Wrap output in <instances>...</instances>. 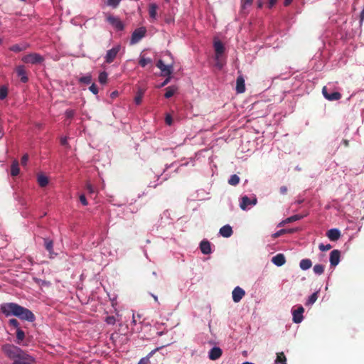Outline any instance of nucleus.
Segmentation results:
<instances>
[{
    "label": "nucleus",
    "mask_w": 364,
    "mask_h": 364,
    "mask_svg": "<svg viewBox=\"0 0 364 364\" xmlns=\"http://www.w3.org/2000/svg\"><path fill=\"white\" fill-rule=\"evenodd\" d=\"M119 50H120V46H119V45L113 47L110 50H108L105 56V62L107 63H112Z\"/></svg>",
    "instance_id": "nucleus-9"
},
{
    "label": "nucleus",
    "mask_w": 364,
    "mask_h": 364,
    "mask_svg": "<svg viewBox=\"0 0 364 364\" xmlns=\"http://www.w3.org/2000/svg\"><path fill=\"white\" fill-rule=\"evenodd\" d=\"M222 355V350L218 347H214L213 348L210 352H209V358L212 360H215L218 358H219Z\"/></svg>",
    "instance_id": "nucleus-18"
},
{
    "label": "nucleus",
    "mask_w": 364,
    "mask_h": 364,
    "mask_svg": "<svg viewBox=\"0 0 364 364\" xmlns=\"http://www.w3.org/2000/svg\"><path fill=\"white\" fill-rule=\"evenodd\" d=\"M132 323L135 325L136 323V320L135 318V314H133V316H132Z\"/></svg>",
    "instance_id": "nucleus-57"
},
{
    "label": "nucleus",
    "mask_w": 364,
    "mask_h": 364,
    "mask_svg": "<svg viewBox=\"0 0 364 364\" xmlns=\"http://www.w3.org/2000/svg\"><path fill=\"white\" fill-rule=\"evenodd\" d=\"M318 299V292H314L308 299L306 305H312Z\"/></svg>",
    "instance_id": "nucleus-34"
},
{
    "label": "nucleus",
    "mask_w": 364,
    "mask_h": 364,
    "mask_svg": "<svg viewBox=\"0 0 364 364\" xmlns=\"http://www.w3.org/2000/svg\"><path fill=\"white\" fill-rule=\"evenodd\" d=\"M214 49L215 52V60L217 61L216 66L221 68L223 67V64L220 63V58L224 53V46L220 41H215Z\"/></svg>",
    "instance_id": "nucleus-4"
},
{
    "label": "nucleus",
    "mask_w": 364,
    "mask_h": 364,
    "mask_svg": "<svg viewBox=\"0 0 364 364\" xmlns=\"http://www.w3.org/2000/svg\"><path fill=\"white\" fill-rule=\"evenodd\" d=\"M163 358V355L158 352V348L151 351L147 356L142 358L138 364H147L151 362H160Z\"/></svg>",
    "instance_id": "nucleus-3"
},
{
    "label": "nucleus",
    "mask_w": 364,
    "mask_h": 364,
    "mask_svg": "<svg viewBox=\"0 0 364 364\" xmlns=\"http://www.w3.org/2000/svg\"><path fill=\"white\" fill-rule=\"evenodd\" d=\"M304 309L302 306H299L296 309H292L291 313L293 322L295 323H300L304 319Z\"/></svg>",
    "instance_id": "nucleus-7"
},
{
    "label": "nucleus",
    "mask_w": 364,
    "mask_h": 364,
    "mask_svg": "<svg viewBox=\"0 0 364 364\" xmlns=\"http://www.w3.org/2000/svg\"><path fill=\"white\" fill-rule=\"evenodd\" d=\"M151 63V60L149 58H146L145 56L144 55H141L140 56V59H139V65L141 66V67H145L146 65H147L148 64Z\"/></svg>",
    "instance_id": "nucleus-30"
},
{
    "label": "nucleus",
    "mask_w": 364,
    "mask_h": 364,
    "mask_svg": "<svg viewBox=\"0 0 364 364\" xmlns=\"http://www.w3.org/2000/svg\"><path fill=\"white\" fill-rule=\"evenodd\" d=\"M240 182V178L237 175L233 174L230 176V179L228 180L229 184L232 186H236Z\"/></svg>",
    "instance_id": "nucleus-33"
},
{
    "label": "nucleus",
    "mask_w": 364,
    "mask_h": 364,
    "mask_svg": "<svg viewBox=\"0 0 364 364\" xmlns=\"http://www.w3.org/2000/svg\"><path fill=\"white\" fill-rule=\"evenodd\" d=\"M145 33L146 29L144 27L136 29L132 35L131 43L135 44L138 43L144 36Z\"/></svg>",
    "instance_id": "nucleus-10"
},
{
    "label": "nucleus",
    "mask_w": 364,
    "mask_h": 364,
    "mask_svg": "<svg viewBox=\"0 0 364 364\" xmlns=\"http://www.w3.org/2000/svg\"><path fill=\"white\" fill-rule=\"evenodd\" d=\"M16 73L18 77H21V80L23 82H26L28 81V77L26 75V70L24 67L22 65H19L16 68Z\"/></svg>",
    "instance_id": "nucleus-21"
},
{
    "label": "nucleus",
    "mask_w": 364,
    "mask_h": 364,
    "mask_svg": "<svg viewBox=\"0 0 364 364\" xmlns=\"http://www.w3.org/2000/svg\"><path fill=\"white\" fill-rule=\"evenodd\" d=\"M98 80L101 84H105L107 80V73L106 72H101L99 75Z\"/></svg>",
    "instance_id": "nucleus-38"
},
{
    "label": "nucleus",
    "mask_w": 364,
    "mask_h": 364,
    "mask_svg": "<svg viewBox=\"0 0 364 364\" xmlns=\"http://www.w3.org/2000/svg\"><path fill=\"white\" fill-rule=\"evenodd\" d=\"M245 292L242 288L240 287H236L232 293V300L235 303L239 302L245 296Z\"/></svg>",
    "instance_id": "nucleus-12"
},
{
    "label": "nucleus",
    "mask_w": 364,
    "mask_h": 364,
    "mask_svg": "<svg viewBox=\"0 0 364 364\" xmlns=\"http://www.w3.org/2000/svg\"><path fill=\"white\" fill-rule=\"evenodd\" d=\"M318 247H319V250L321 251H327L331 248V245L330 244H327V245L320 244Z\"/></svg>",
    "instance_id": "nucleus-44"
},
{
    "label": "nucleus",
    "mask_w": 364,
    "mask_h": 364,
    "mask_svg": "<svg viewBox=\"0 0 364 364\" xmlns=\"http://www.w3.org/2000/svg\"><path fill=\"white\" fill-rule=\"evenodd\" d=\"M299 219H300V217L299 215H293V216H291V217L287 218L285 220L282 221L280 223V225L288 223H291V222H293V221H296V220H297Z\"/></svg>",
    "instance_id": "nucleus-40"
},
{
    "label": "nucleus",
    "mask_w": 364,
    "mask_h": 364,
    "mask_svg": "<svg viewBox=\"0 0 364 364\" xmlns=\"http://www.w3.org/2000/svg\"><path fill=\"white\" fill-rule=\"evenodd\" d=\"M28 47H29V45L28 43H23L21 44H16V45L12 46L10 48V50L11 51L18 53V52L26 50Z\"/></svg>",
    "instance_id": "nucleus-23"
},
{
    "label": "nucleus",
    "mask_w": 364,
    "mask_h": 364,
    "mask_svg": "<svg viewBox=\"0 0 364 364\" xmlns=\"http://www.w3.org/2000/svg\"><path fill=\"white\" fill-rule=\"evenodd\" d=\"M105 322L109 325H114L116 323V318L113 316L106 317Z\"/></svg>",
    "instance_id": "nucleus-42"
},
{
    "label": "nucleus",
    "mask_w": 364,
    "mask_h": 364,
    "mask_svg": "<svg viewBox=\"0 0 364 364\" xmlns=\"http://www.w3.org/2000/svg\"><path fill=\"white\" fill-rule=\"evenodd\" d=\"M176 88L174 87L171 86V87H167L166 92L164 95L165 97L169 98V97H172L174 95V93L176 92Z\"/></svg>",
    "instance_id": "nucleus-35"
},
{
    "label": "nucleus",
    "mask_w": 364,
    "mask_h": 364,
    "mask_svg": "<svg viewBox=\"0 0 364 364\" xmlns=\"http://www.w3.org/2000/svg\"><path fill=\"white\" fill-rule=\"evenodd\" d=\"M165 122L168 125H171L173 122L172 117L170 114H166Z\"/></svg>",
    "instance_id": "nucleus-47"
},
{
    "label": "nucleus",
    "mask_w": 364,
    "mask_h": 364,
    "mask_svg": "<svg viewBox=\"0 0 364 364\" xmlns=\"http://www.w3.org/2000/svg\"><path fill=\"white\" fill-rule=\"evenodd\" d=\"M220 234L225 237H230L232 234V228L229 225L223 226L220 229Z\"/></svg>",
    "instance_id": "nucleus-22"
},
{
    "label": "nucleus",
    "mask_w": 364,
    "mask_h": 364,
    "mask_svg": "<svg viewBox=\"0 0 364 364\" xmlns=\"http://www.w3.org/2000/svg\"><path fill=\"white\" fill-rule=\"evenodd\" d=\"M60 143L62 145H64V146L68 145V138L66 136L61 137Z\"/></svg>",
    "instance_id": "nucleus-53"
},
{
    "label": "nucleus",
    "mask_w": 364,
    "mask_h": 364,
    "mask_svg": "<svg viewBox=\"0 0 364 364\" xmlns=\"http://www.w3.org/2000/svg\"><path fill=\"white\" fill-rule=\"evenodd\" d=\"M75 114V112L73 109H67L65 112V115L67 118L71 119Z\"/></svg>",
    "instance_id": "nucleus-43"
},
{
    "label": "nucleus",
    "mask_w": 364,
    "mask_h": 364,
    "mask_svg": "<svg viewBox=\"0 0 364 364\" xmlns=\"http://www.w3.org/2000/svg\"><path fill=\"white\" fill-rule=\"evenodd\" d=\"M156 66L160 69L162 76L169 77L173 73V65H165L161 60L157 62Z\"/></svg>",
    "instance_id": "nucleus-6"
},
{
    "label": "nucleus",
    "mask_w": 364,
    "mask_h": 364,
    "mask_svg": "<svg viewBox=\"0 0 364 364\" xmlns=\"http://www.w3.org/2000/svg\"><path fill=\"white\" fill-rule=\"evenodd\" d=\"M170 80H171V76L167 77V78L164 81H163V82L159 86H158V87H162L165 86L166 85H167L169 82Z\"/></svg>",
    "instance_id": "nucleus-52"
},
{
    "label": "nucleus",
    "mask_w": 364,
    "mask_h": 364,
    "mask_svg": "<svg viewBox=\"0 0 364 364\" xmlns=\"http://www.w3.org/2000/svg\"><path fill=\"white\" fill-rule=\"evenodd\" d=\"M312 265V262L309 259H303L300 261L299 267L302 270L309 269Z\"/></svg>",
    "instance_id": "nucleus-25"
},
{
    "label": "nucleus",
    "mask_w": 364,
    "mask_h": 364,
    "mask_svg": "<svg viewBox=\"0 0 364 364\" xmlns=\"http://www.w3.org/2000/svg\"><path fill=\"white\" fill-rule=\"evenodd\" d=\"M28 161V155L24 154L21 158V164L23 166H26Z\"/></svg>",
    "instance_id": "nucleus-49"
},
{
    "label": "nucleus",
    "mask_w": 364,
    "mask_h": 364,
    "mask_svg": "<svg viewBox=\"0 0 364 364\" xmlns=\"http://www.w3.org/2000/svg\"><path fill=\"white\" fill-rule=\"evenodd\" d=\"M236 91L237 93H243L245 91V80L242 76L237 78Z\"/></svg>",
    "instance_id": "nucleus-17"
},
{
    "label": "nucleus",
    "mask_w": 364,
    "mask_h": 364,
    "mask_svg": "<svg viewBox=\"0 0 364 364\" xmlns=\"http://www.w3.org/2000/svg\"><path fill=\"white\" fill-rule=\"evenodd\" d=\"M257 198L254 197L252 199H250L247 196H242L241 198V201L240 203V207L242 210H246L250 208V207L256 205Z\"/></svg>",
    "instance_id": "nucleus-8"
},
{
    "label": "nucleus",
    "mask_w": 364,
    "mask_h": 364,
    "mask_svg": "<svg viewBox=\"0 0 364 364\" xmlns=\"http://www.w3.org/2000/svg\"><path fill=\"white\" fill-rule=\"evenodd\" d=\"M112 95H117V93L116 92H113Z\"/></svg>",
    "instance_id": "nucleus-62"
},
{
    "label": "nucleus",
    "mask_w": 364,
    "mask_h": 364,
    "mask_svg": "<svg viewBox=\"0 0 364 364\" xmlns=\"http://www.w3.org/2000/svg\"><path fill=\"white\" fill-rule=\"evenodd\" d=\"M144 92H145L144 89H142V88H139L138 89V91L136 92V95L134 97V102H135V103L136 105H140L141 104V102L142 101L143 95L144 94Z\"/></svg>",
    "instance_id": "nucleus-26"
},
{
    "label": "nucleus",
    "mask_w": 364,
    "mask_h": 364,
    "mask_svg": "<svg viewBox=\"0 0 364 364\" xmlns=\"http://www.w3.org/2000/svg\"><path fill=\"white\" fill-rule=\"evenodd\" d=\"M364 20V7L363 9L360 14V21L362 22Z\"/></svg>",
    "instance_id": "nucleus-56"
},
{
    "label": "nucleus",
    "mask_w": 364,
    "mask_h": 364,
    "mask_svg": "<svg viewBox=\"0 0 364 364\" xmlns=\"http://www.w3.org/2000/svg\"><path fill=\"white\" fill-rule=\"evenodd\" d=\"M44 244H45V247H46V250L50 252V255H53V241L50 240L48 239H45L44 240Z\"/></svg>",
    "instance_id": "nucleus-29"
},
{
    "label": "nucleus",
    "mask_w": 364,
    "mask_h": 364,
    "mask_svg": "<svg viewBox=\"0 0 364 364\" xmlns=\"http://www.w3.org/2000/svg\"><path fill=\"white\" fill-rule=\"evenodd\" d=\"M277 0H269V7H272L276 3Z\"/></svg>",
    "instance_id": "nucleus-54"
},
{
    "label": "nucleus",
    "mask_w": 364,
    "mask_h": 364,
    "mask_svg": "<svg viewBox=\"0 0 364 364\" xmlns=\"http://www.w3.org/2000/svg\"><path fill=\"white\" fill-rule=\"evenodd\" d=\"M287 191V187L285 186H282L280 188V192L282 193V194H285Z\"/></svg>",
    "instance_id": "nucleus-55"
},
{
    "label": "nucleus",
    "mask_w": 364,
    "mask_h": 364,
    "mask_svg": "<svg viewBox=\"0 0 364 364\" xmlns=\"http://www.w3.org/2000/svg\"><path fill=\"white\" fill-rule=\"evenodd\" d=\"M253 2V0H242V11L245 12V11L249 8Z\"/></svg>",
    "instance_id": "nucleus-37"
},
{
    "label": "nucleus",
    "mask_w": 364,
    "mask_h": 364,
    "mask_svg": "<svg viewBox=\"0 0 364 364\" xmlns=\"http://www.w3.org/2000/svg\"><path fill=\"white\" fill-rule=\"evenodd\" d=\"M9 324H10V325H11V326H13L14 327H15V328H19V327H18V321H17L16 319H15V318L10 319V320H9Z\"/></svg>",
    "instance_id": "nucleus-48"
},
{
    "label": "nucleus",
    "mask_w": 364,
    "mask_h": 364,
    "mask_svg": "<svg viewBox=\"0 0 364 364\" xmlns=\"http://www.w3.org/2000/svg\"><path fill=\"white\" fill-rule=\"evenodd\" d=\"M286 357L284 353H277V358L275 360V364H285L286 363Z\"/></svg>",
    "instance_id": "nucleus-28"
},
{
    "label": "nucleus",
    "mask_w": 364,
    "mask_h": 364,
    "mask_svg": "<svg viewBox=\"0 0 364 364\" xmlns=\"http://www.w3.org/2000/svg\"><path fill=\"white\" fill-rule=\"evenodd\" d=\"M286 232H287L286 230L282 229V230L277 231V232L274 233L272 235V237L274 238L278 237L281 236L282 235H283L284 233H285Z\"/></svg>",
    "instance_id": "nucleus-45"
},
{
    "label": "nucleus",
    "mask_w": 364,
    "mask_h": 364,
    "mask_svg": "<svg viewBox=\"0 0 364 364\" xmlns=\"http://www.w3.org/2000/svg\"><path fill=\"white\" fill-rule=\"evenodd\" d=\"M86 188L90 193H93L95 191L92 185L90 183H87Z\"/></svg>",
    "instance_id": "nucleus-50"
},
{
    "label": "nucleus",
    "mask_w": 364,
    "mask_h": 364,
    "mask_svg": "<svg viewBox=\"0 0 364 364\" xmlns=\"http://www.w3.org/2000/svg\"><path fill=\"white\" fill-rule=\"evenodd\" d=\"M272 262L277 266L281 267L286 262L285 257L283 254H277L272 258Z\"/></svg>",
    "instance_id": "nucleus-16"
},
{
    "label": "nucleus",
    "mask_w": 364,
    "mask_h": 364,
    "mask_svg": "<svg viewBox=\"0 0 364 364\" xmlns=\"http://www.w3.org/2000/svg\"><path fill=\"white\" fill-rule=\"evenodd\" d=\"M326 236L331 241H336L341 237V232L338 229L333 228L326 232Z\"/></svg>",
    "instance_id": "nucleus-15"
},
{
    "label": "nucleus",
    "mask_w": 364,
    "mask_h": 364,
    "mask_svg": "<svg viewBox=\"0 0 364 364\" xmlns=\"http://www.w3.org/2000/svg\"><path fill=\"white\" fill-rule=\"evenodd\" d=\"M313 270L316 274L321 275L323 273L324 267L322 264H318L314 265Z\"/></svg>",
    "instance_id": "nucleus-31"
},
{
    "label": "nucleus",
    "mask_w": 364,
    "mask_h": 364,
    "mask_svg": "<svg viewBox=\"0 0 364 364\" xmlns=\"http://www.w3.org/2000/svg\"><path fill=\"white\" fill-rule=\"evenodd\" d=\"M18 162L14 161L11 167V174L13 176H16L19 173Z\"/></svg>",
    "instance_id": "nucleus-27"
},
{
    "label": "nucleus",
    "mask_w": 364,
    "mask_h": 364,
    "mask_svg": "<svg viewBox=\"0 0 364 364\" xmlns=\"http://www.w3.org/2000/svg\"><path fill=\"white\" fill-rule=\"evenodd\" d=\"M157 9H158V6L156 4L152 3V4H149V14L150 18L153 21H155L157 18Z\"/></svg>",
    "instance_id": "nucleus-20"
},
{
    "label": "nucleus",
    "mask_w": 364,
    "mask_h": 364,
    "mask_svg": "<svg viewBox=\"0 0 364 364\" xmlns=\"http://www.w3.org/2000/svg\"><path fill=\"white\" fill-rule=\"evenodd\" d=\"M8 95V88L6 86H1L0 87V99L4 100Z\"/></svg>",
    "instance_id": "nucleus-39"
},
{
    "label": "nucleus",
    "mask_w": 364,
    "mask_h": 364,
    "mask_svg": "<svg viewBox=\"0 0 364 364\" xmlns=\"http://www.w3.org/2000/svg\"><path fill=\"white\" fill-rule=\"evenodd\" d=\"M0 311L6 316H15L28 321L35 320V316L30 310L15 303H6L1 305Z\"/></svg>",
    "instance_id": "nucleus-2"
},
{
    "label": "nucleus",
    "mask_w": 364,
    "mask_h": 364,
    "mask_svg": "<svg viewBox=\"0 0 364 364\" xmlns=\"http://www.w3.org/2000/svg\"><path fill=\"white\" fill-rule=\"evenodd\" d=\"M262 2H259V4H258V6H259V8H261V7H262Z\"/></svg>",
    "instance_id": "nucleus-61"
},
{
    "label": "nucleus",
    "mask_w": 364,
    "mask_h": 364,
    "mask_svg": "<svg viewBox=\"0 0 364 364\" xmlns=\"http://www.w3.org/2000/svg\"><path fill=\"white\" fill-rule=\"evenodd\" d=\"M21 60L25 63L37 64L42 63L44 58L38 53H31L25 55Z\"/></svg>",
    "instance_id": "nucleus-5"
},
{
    "label": "nucleus",
    "mask_w": 364,
    "mask_h": 364,
    "mask_svg": "<svg viewBox=\"0 0 364 364\" xmlns=\"http://www.w3.org/2000/svg\"><path fill=\"white\" fill-rule=\"evenodd\" d=\"M16 333L17 342L18 343H20V342H21L24 339L25 333L20 328H17Z\"/></svg>",
    "instance_id": "nucleus-32"
},
{
    "label": "nucleus",
    "mask_w": 364,
    "mask_h": 364,
    "mask_svg": "<svg viewBox=\"0 0 364 364\" xmlns=\"http://www.w3.org/2000/svg\"><path fill=\"white\" fill-rule=\"evenodd\" d=\"M80 201L82 203L83 205H87L88 204L85 195H81L80 196Z\"/></svg>",
    "instance_id": "nucleus-51"
},
{
    "label": "nucleus",
    "mask_w": 364,
    "mask_h": 364,
    "mask_svg": "<svg viewBox=\"0 0 364 364\" xmlns=\"http://www.w3.org/2000/svg\"><path fill=\"white\" fill-rule=\"evenodd\" d=\"M120 2H121V0H107V4L113 8H116L119 6Z\"/></svg>",
    "instance_id": "nucleus-41"
},
{
    "label": "nucleus",
    "mask_w": 364,
    "mask_h": 364,
    "mask_svg": "<svg viewBox=\"0 0 364 364\" xmlns=\"http://www.w3.org/2000/svg\"><path fill=\"white\" fill-rule=\"evenodd\" d=\"M322 93L324 97L330 101L338 100L341 97V94L338 92H332L331 93H328L326 87H323Z\"/></svg>",
    "instance_id": "nucleus-11"
},
{
    "label": "nucleus",
    "mask_w": 364,
    "mask_h": 364,
    "mask_svg": "<svg viewBox=\"0 0 364 364\" xmlns=\"http://www.w3.org/2000/svg\"><path fill=\"white\" fill-rule=\"evenodd\" d=\"M200 249L203 254L208 255L211 253L210 243L208 240H203L200 244Z\"/></svg>",
    "instance_id": "nucleus-19"
},
{
    "label": "nucleus",
    "mask_w": 364,
    "mask_h": 364,
    "mask_svg": "<svg viewBox=\"0 0 364 364\" xmlns=\"http://www.w3.org/2000/svg\"><path fill=\"white\" fill-rule=\"evenodd\" d=\"M37 181L41 187H45L48 184V178L44 174H39Z\"/></svg>",
    "instance_id": "nucleus-24"
},
{
    "label": "nucleus",
    "mask_w": 364,
    "mask_h": 364,
    "mask_svg": "<svg viewBox=\"0 0 364 364\" xmlns=\"http://www.w3.org/2000/svg\"><path fill=\"white\" fill-rule=\"evenodd\" d=\"M165 1H167V2L169 1V0H165Z\"/></svg>",
    "instance_id": "nucleus-63"
},
{
    "label": "nucleus",
    "mask_w": 364,
    "mask_h": 364,
    "mask_svg": "<svg viewBox=\"0 0 364 364\" xmlns=\"http://www.w3.org/2000/svg\"><path fill=\"white\" fill-rule=\"evenodd\" d=\"M107 21L116 29L122 30L123 28V24L119 18L109 16L107 17Z\"/></svg>",
    "instance_id": "nucleus-13"
},
{
    "label": "nucleus",
    "mask_w": 364,
    "mask_h": 364,
    "mask_svg": "<svg viewBox=\"0 0 364 364\" xmlns=\"http://www.w3.org/2000/svg\"><path fill=\"white\" fill-rule=\"evenodd\" d=\"M79 81L82 83L89 85L92 82V75L90 74H87L85 76L80 77Z\"/></svg>",
    "instance_id": "nucleus-36"
},
{
    "label": "nucleus",
    "mask_w": 364,
    "mask_h": 364,
    "mask_svg": "<svg viewBox=\"0 0 364 364\" xmlns=\"http://www.w3.org/2000/svg\"><path fill=\"white\" fill-rule=\"evenodd\" d=\"M151 295L154 298V301L159 304V300H158L157 296L152 294Z\"/></svg>",
    "instance_id": "nucleus-59"
},
{
    "label": "nucleus",
    "mask_w": 364,
    "mask_h": 364,
    "mask_svg": "<svg viewBox=\"0 0 364 364\" xmlns=\"http://www.w3.org/2000/svg\"><path fill=\"white\" fill-rule=\"evenodd\" d=\"M340 252L338 250H334L330 253V263L331 266L336 267L340 262Z\"/></svg>",
    "instance_id": "nucleus-14"
},
{
    "label": "nucleus",
    "mask_w": 364,
    "mask_h": 364,
    "mask_svg": "<svg viewBox=\"0 0 364 364\" xmlns=\"http://www.w3.org/2000/svg\"><path fill=\"white\" fill-rule=\"evenodd\" d=\"M242 364H252V363H250V362L246 361V362H244Z\"/></svg>",
    "instance_id": "nucleus-60"
},
{
    "label": "nucleus",
    "mask_w": 364,
    "mask_h": 364,
    "mask_svg": "<svg viewBox=\"0 0 364 364\" xmlns=\"http://www.w3.org/2000/svg\"><path fill=\"white\" fill-rule=\"evenodd\" d=\"M1 350L5 355L14 360V364H31L35 362L33 356L16 346L6 343L2 346Z\"/></svg>",
    "instance_id": "nucleus-1"
},
{
    "label": "nucleus",
    "mask_w": 364,
    "mask_h": 364,
    "mask_svg": "<svg viewBox=\"0 0 364 364\" xmlns=\"http://www.w3.org/2000/svg\"><path fill=\"white\" fill-rule=\"evenodd\" d=\"M293 0H284V5L285 6H288L289 4H290L291 3Z\"/></svg>",
    "instance_id": "nucleus-58"
},
{
    "label": "nucleus",
    "mask_w": 364,
    "mask_h": 364,
    "mask_svg": "<svg viewBox=\"0 0 364 364\" xmlns=\"http://www.w3.org/2000/svg\"><path fill=\"white\" fill-rule=\"evenodd\" d=\"M89 89L95 95H97L98 93V88L97 87L95 84H92Z\"/></svg>",
    "instance_id": "nucleus-46"
}]
</instances>
